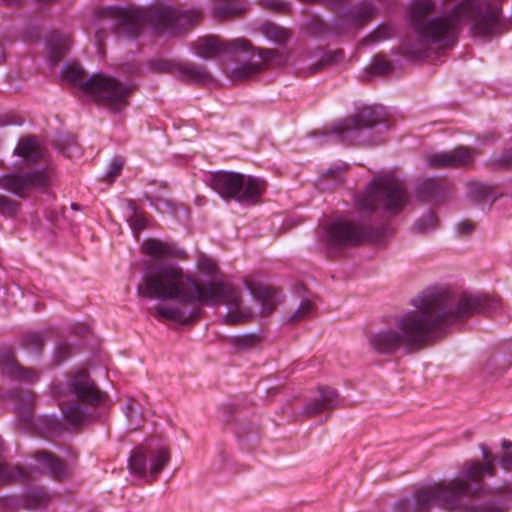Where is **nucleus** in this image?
Listing matches in <instances>:
<instances>
[{"label": "nucleus", "mask_w": 512, "mask_h": 512, "mask_svg": "<svg viewBox=\"0 0 512 512\" xmlns=\"http://www.w3.org/2000/svg\"><path fill=\"white\" fill-rule=\"evenodd\" d=\"M96 37H97V39H98L99 41H100V40H101V38H102V36L100 35V33H99V32H97V33H96Z\"/></svg>", "instance_id": "nucleus-54"}, {"label": "nucleus", "mask_w": 512, "mask_h": 512, "mask_svg": "<svg viewBox=\"0 0 512 512\" xmlns=\"http://www.w3.org/2000/svg\"><path fill=\"white\" fill-rule=\"evenodd\" d=\"M43 345V338L38 332H31L24 336L23 346L33 351H38Z\"/></svg>", "instance_id": "nucleus-32"}, {"label": "nucleus", "mask_w": 512, "mask_h": 512, "mask_svg": "<svg viewBox=\"0 0 512 512\" xmlns=\"http://www.w3.org/2000/svg\"><path fill=\"white\" fill-rule=\"evenodd\" d=\"M262 64L257 62H248L233 68L230 71V77L233 80H244L258 72H260L264 66L268 65H283L287 61V57L276 49H262L258 53Z\"/></svg>", "instance_id": "nucleus-14"}, {"label": "nucleus", "mask_w": 512, "mask_h": 512, "mask_svg": "<svg viewBox=\"0 0 512 512\" xmlns=\"http://www.w3.org/2000/svg\"><path fill=\"white\" fill-rule=\"evenodd\" d=\"M126 409H127V416L129 418H131V413H132V402L128 403L127 406H126Z\"/></svg>", "instance_id": "nucleus-50"}, {"label": "nucleus", "mask_w": 512, "mask_h": 512, "mask_svg": "<svg viewBox=\"0 0 512 512\" xmlns=\"http://www.w3.org/2000/svg\"><path fill=\"white\" fill-rule=\"evenodd\" d=\"M50 501L49 494L43 488H34L25 495L22 506L28 510L45 507Z\"/></svg>", "instance_id": "nucleus-26"}, {"label": "nucleus", "mask_w": 512, "mask_h": 512, "mask_svg": "<svg viewBox=\"0 0 512 512\" xmlns=\"http://www.w3.org/2000/svg\"><path fill=\"white\" fill-rule=\"evenodd\" d=\"M407 203L408 195L403 183L391 175L376 178L359 202L362 209H382L389 214L399 213Z\"/></svg>", "instance_id": "nucleus-7"}, {"label": "nucleus", "mask_w": 512, "mask_h": 512, "mask_svg": "<svg viewBox=\"0 0 512 512\" xmlns=\"http://www.w3.org/2000/svg\"><path fill=\"white\" fill-rule=\"evenodd\" d=\"M245 286L252 296L260 302L262 315H269L273 312L279 303L277 291L274 288L250 280H245Z\"/></svg>", "instance_id": "nucleus-17"}, {"label": "nucleus", "mask_w": 512, "mask_h": 512, "mask_svg": "<svg viewBox=\"0 0 512 512\" xmlns=\"http://www.w3.org/2000/svg\"><path fill=\"white\" fill-rule=\"evenodd\" d=\"M419 229L425 231L430 228H434L437 225V218L433 213H428L417 223Z\"/></svg>", "instance_id": "nucleus-38"}, {"label": "nucleus", "mask_w": 512, "mask_h": 512, "mask_svg": "<svg viewBox=\"0 0 512 512\" xmlns=\"http://www.w3.org/2000/svg\"><path fill=\"white\" fill-rule=\"evenodd\" d=\"M479 192L482 198H485L490 194V190L486 186L479 187Z\"/></svg>", "instance_id": "nucleus-46"}, {"label": "nucleus", "mask_w": 512, "mask_h": 512, "mask_svg": "<svg viewBox=\"0 0 512 512\" xmlns=\"http://www.w3.org/2000/svg\"><path fill=\"white\" fill-rule=\"evenodd\" d=\"M106 11L115 21L117 33L126 37H136L148 19L158 27L173 30L183 18V14L172 7H158L149 11L141 8L110 7Z\"/></svg>", "instance_id": "nucleus-6"}, {"label": "nucleus", "mask_w": 512, "mask_h": 512, "mask_svg": "<svg viewBox=\"0 0 512 512\" xmlns=\"http://www.w3.org/2000/svg\"><path fill=\"white\" fill-rule=\"evenodd\" d=\"M14 153L22 157L28 163H35L44 158V150L35 137L21 139Z\"/></svg>", "instance_id": "nucleus-22"}, {"label": "nucleus", "mask_w": 512, "mask_h": 512, "mask_svg": "<svg viewBox=\"0 0 512 512\" xmlns=\"http://www.w3.org/2000/svg\"><path fill=\"white\" fill-rule=\"evenodd\" d=\"M73 149H76V147H75V146H73V147H68V148H67V151H66L65 153H66V155H67L68 157H71V154H70V152H69V151H70V150H73Z\"/></svg>", "instance_id": "nucleus-52"}, {"label": "nucleus", "mask_w": 512, "mask_h": 512, "mask_svg": "<svg viewBox=\"0 0 512 512\" xmlns=\"http://www.w3.org/2000/svg\"><path fill=\"white\" fill-rule=\"evenodd\" d=\"M481 450L484 459L483 464L487 465L489 475L493 476L495 474L494 456L486 446H481Z\"/></svg>", "instance_id": "nucleus-37"}, {"label": "nucleus", "mask_w": 512, "mask_h": 512, "mask_svg": "<svg viewBox=\"0 0 512 512\" xmlns=\"http://www.w3.org/2000/svg\"><path fill=\"white\" fill-rule=\"evenodd\" d=\"M500 465L505 470H512V453L506 452L500 459Z\"/></svg>", "instance_id": "nucleus-41"}, {"label": "nucleus", "mask_w": 512, "mask_h": 512, "mask_svg": "<svg viewBox=\"0 0 512 512\" xmlns=\"http://www.w3.org/2000/svg\"><path fill=\"white\" fill-rule=\"evenodd\" d=\"M390 35V30L386 27L379 28L371 37H378L379 39H385Z\"/></svg>", "instance_id": "nucleus-44"}, {"label": "nucleus", "mask_w": 512, "mask_h": 512, "mask_svg": "<svg viewBox=\"0 0 512 512\" xmlns=\"http://www.w3.org/2000/svg\"><path fill=\"white\" fill-rule=\"evenodd\" d=\"M48 184L49 176L42 170L24 174L11 173L0 177V187L19 196H23L31 188H45Z\"/></svg>", "instance_id": "nucleus-12"}, {"label": "nucleus", "mask_w": 512, "mask_h": 512, "mask_svg": "<svg viewBox=\"0 0 512 512\" xmlns=\"http://www.w3.org/2000/svg\"><path fill=\"white\" fill-rule=\"evenodd\" d=\"M7 5H17L22 2V0H2Z\"/></svg>", "instance_id": "nucleus-47"}, {"label": "nucleus", "mask_w": 512, "mask_h": 512, "mask_svg": "<svg viewBox=\"0 0 512 512\" xmlns=\"http://www.w3.org/2000/svg\"><path fill=\"white\" fill-rule=\"evenodd\" d=\"M501 165L504 167H510L512 166V159L511 160H502Z\"/></svg>", "instance_id": "nucleus-49"}, {"label": "nucleus", "mask_w": 512, "mask_h": 512, "mask_svg": "<svg viewBox=\"0 0 512 512\" xmlns=\"http://www.w3.org/2000/svg\"><path fill=\"white\" fill-rule=\"evenodd\" d=\"M129 225L135 235V237L139 236V233L146 227L147 220L146 218L138 212H134L133 216H131L128 220Z\"/></svg>", "instance_id": "nucleus-33"}, {"label": "nucleus", "mask_w": 512, "mask_h": 512, "mask_svg": "<svg viewBox=\"0 0 512 512\" xmlns=\"http://www.w3.org/2000/svg\"><path fill=\"white\" fill-rule=\"evenodd\" d=\"M149 472L153 478L163 470L170 460V454L164 447H159L155 450L148 451Z\"/></svg>", "instance_id": "nucleus-25"}, {"label": "nucleus", "mask_w": 512, "mask_h": 512, "mask_svg": "<svg viewBox=\"0 0 512 512\" xmlns=\"http://www.w3.org/2000/svg\"><path fill=\"white\" fill-rule=\"evenodd\" d=\"M180 77L193 83H207L212 80L211 74L203 66L187 63L178 66Z\"/></svg>", "instance_id": "nucleus-24"}, {"label": "nucleus", "mask_w": 512, "mask_h": 512, "mask_svg": "<svg viewBox=\"0 0 512 512\" xmlns=\"http://www.w3.org/2000/svg\"><path fill=\"white\" fill-rule=\"evenodd\" d=\"M142 251L155 259L181 257L184 254L171 243L162 242L157 239H147L142 244Z\"/></svg>", "instance_id": "nucleus-20"}, {"label": "nucleus", "mask_w": 512, "mask_h": 512, "mask_svg": "<svg viewBox=\"0 0 512 512\" xmlns=\"http://www.w3.org/2000/svg\"><path fill=\"white\" fill-rule=\"evenodd\" d=\"M314 306L310 301H303L297 308V310L289 317L288 321L291 323H297L311 316Z\"/></svg>", "instance_id": "nucleus-31"}, {"label": "nucleus", "mask_w": 512, "mask_h": 512, "mask_svg": "<svg viewBox=\"0 0 512 512\" xmlns=\"http://www.w3.org/2000/svg\"><path fill=\"white\" fill-rule=\"evenodd\" d=\"M340 403L338 393L331 388H321L320 398L311 401L304 408V414L307 417L315 416L326 410L336 408Z\"/></svg>", "instance_id": "nucleus-19"}, {"label": "nucleus", "mask_w": 512, "mask_h": 512, "mask_svg": "<svg viewBox=\"0 0 512 512\" xmlns=\"http://www.w3.org/2000/svg\"><path fill=\"white\" fill-rule=\"evenodd\" d=\"M129 468L138 475H143L149 471L148 451L143 448L136 449L130 457Z\"/></svg>", "instance_id": "nucleus-28"}, {"label": "nucleus", "mask_w": 512, "mask_h": 512, "mask_svg": "<svg viewBox=\"0 0 512 512\" xmlns=\"http://www.w3.org/2000/svg\"><path fill=\"white\" fill-rule=\"evenodd\" d=\"M72 208L73 209H77V205L76 204H72Z\"/></svg>", "instance_id": "nucleus-57"}, {"label": "nucleus", "mask_w": 512, "mask_h": 512, "mask_svg": "<svg viewBox=\"0 0 512 512\" xmlns=\"http://www.w3.org/2000/svg\"><path fill=\"white\" fill-rule=\"evenodd\" d=\"M262 32L270 41L282 45L291 38V32L287 28L267 22L262 25Z\"/></svg>", "instance_id": "nucleus-27"}, {"label": "nucleus", "mask_w": 512, "mask_h": 512, "mask_svg": "<svg viewBox=\"0 0 512 512\" xmlns=\"http://www.w3.org/2000/svg\"><path fill=\"white\" fill-rule=\"evenodd\" d=\"M262 3L274 10H282L285 8V3H283L281 0H261Z\"/></svg>", "instance_id": "nucleus-42"}, {"label": "nucleus", "mask_w": 512, "mask_h": 512, "mask_svg": "<svg viewBox=\"0 0 512 512\" xmlns=\"http://www.w3.org/2000/svg\"><path fill=\"white\" fill-rule=\"evenodd\" d=\"M344 58V52L341 49L334 52H322L319 59L312 64L311 72L315 73L329 65L338 63Z\"/></svg>", "instance_id": "nucleus-29"}, {"label": "nucleus", "mask_w": 512, "mask_h": 512, "mask_svg": "<svg viewBox=\"0 0 512 512\" xmlns=\"http://www.w3.org/2000/svg\"><path fill=\"white\" fill-rule=\"evenodd\" d=\"M65 80L81 87L93 99L111 111L118 112L129 105V97L134 90L132 83H122L105 74H94L85 80L84 71L77 65H68L63 70Z\"/></svg>", "instance_id": "nucleus-5"}, {"label": "nucleus", "mask_w": 512, "mask_h": 512, "mask_svg": "<svg viewBox=\"0 0 512 512\" xmlns=\"http://www.w3.org/2000/svg\"><path fill=\"white\" fill-rule=\"evenodd\" d=\"M369 69L374 74H383L389 71L390 63L385 57L377 55L373 58Z\"/></svg>", "instance_id": "nucleus-34"}, {"label": "nucleus", "mask_w": 512, "mask_h": 512, "mask_svg": "<svg viewBox=\"0 0 512 512\" xmlns=\"http://www.w3.org/2000/svg\"><path fill=\"white\" fill-rule=\"evenodd\" d=\"M69 389L75 400L62 402L61 409L65 419L72 425L88 421L91 414L86 404H97L102 400L101 392L90 381L86 371L75 373L69 380Z\"/></svg>", "instance_id": "nucleus-9"}, {"label": "nucleus", "mask_w": 512, "mask_h": 512, "mask_svg": "<svg viewBox=\"0 0 512 512\" xmlns=\"http://www.w3.org/2000/svg\"><path fill=\"white\" fill-rule=\"evenodd\" d=\"M137 291L146 298L177 300L185 305H225L228 308L224 317L226 324L242 323L252 316L249 308L241 306L240 291L233 284L223 280L198 282L171 263L149 262Z\"/></svg>", "instance_id": "nucleus-2"}, {"label": "nucleus", "mask_w": 512, "mask_h": 512, "mask_svg": "<svg viewBox=\"0 0 512 512\" xmlns=\"http://www.w3.org/2000/svg\"><path fill=\"white\" fill-rule=\"evenodd\" d=\"M4 58H5V52H4L3 47L0 45V63L4 60Z\"/></svg>", "instance_id": "nucleus-51"}, {"label": "nucleus", "mask_w": 512, "mask_h": 512, "mask_svg": "<svg viewBox=\"0 0 512 512\" xmlns=\"http://www.w3.org/2000/svg\"><path fill=\"white\" fill-rule=\"evenodd\" d=\"M123 168V162L120 159H113L109 165L107 171V177L109 182H112L115 177H117Z\"/></svg>", "instance_id": "nucleus-36"}, {"label": "nucleus", "mask_w": 512, "mask_h": 512, "mask_svg": "<svg viewBox=\"0 0 512 512\" xmlns=\"http://www.w3.org/2000/svg\"><path fill=\"white\" fill-rule=\"evenodd\" d=\"M35 466L29 470L18 466H9L0 460V483H25L36 473H48L55 479L68 475L65 464L54 454L47 451H38L35 456Z\"/></svg>", "instance_id": "nucleus-10"}, {"label": "nucleus", "mask_w": 512, "mask_h": 512, "mask_svg": "<svg viewBox=\"0 0 512 512\" xmlns=\"http://www.w3.org/2000/svg\"><path fill=\"white\" fill-rule=\"evenodd\" d=\"M498 493H504V488L498 489Z\"/></svg>", "instance_id": "nucleus-56"}, {"label": "nucleus", "mask_w": 512, "mask_h": 512, "mask_svg": "<svg viewBox=\"0 0 512 512\" xmlns=\"http://www.w3.org/2000/svg\"><path fill=\"white\" fill-rule=\"evenodd\" d=\"M486 304L487 298L480 295L455 294L447 289L426 292L414 301L413 310L396 320L393 328L369 335V345L382 354H393L399 349L419 350L454 322L482 311Z\"/></svg>", "instance_id": "nucleus-1"}, {"label": "nucleus", "mask_w": 512, "mask_h": 512, "mask_svg": "<svg viewBox=\"0 0 512 512\" xmlns=\"http://www.w3.org/2000/svg\"><path fill=\"white\" fill-rule=\"evenodd\" d=\"M71 45V37L69 34L55 31L51 34L49 39V57L56 63L60 61L66 54Z\"/></svg>", "instance_id": "nucleus-23"}, {"label": "nucleus", "mask_w": 512, "mask_h": 512, "mask_svg": "<svg viewBox=\"0 0 512 512\" xmlns=\"http://www.w3.org/2000/svg\"><path fill=\"white\" fill-rule=\"evenodd\" d=\"M154 316L159 321H176L179 323H190L194 320L192 313H187L184 309L176 305L158 304L154 308Z\"/></svg>", "instance_id": "nucleus-21"}, {"label": "nucleus", "mask_w": 512, "mask_h": 512, "mask_svg": "<svg viewBox=\"0 0 512 512\" xmlns=\"http://www.w3.org/2000/svg\"><path fill=\"white\" fill-rule=\"evenodd\" d=\"M502 0H463L455 5L446 16L428 19L435 4L430 0H413L407 16L414 31L419 35L421 47L407 49L414 57H421L426 44L446 48L454 43L462 24L470 26L479 36L498 33L502 23Z\"/></svg>", "instance_id": "nucleus-3"}, {"label": "nucleus", "mask_w": 512, "mask_h": 512, "mask_svg": "<svg viewBox=\"0 0 512 512\" xmlns=\"http://www.w3.org/2000/svg\"><path fill=\"white\" fill-rule=\"evenodd\" d=\"M18 209V203L4 195H0V213L14 214Z\"/></svg>", "instance_id": "nucleus-35"}, {"label": "nucleus", "mask_w": 512, "mask_h": 512, "mask_svg": "<svg viewBox=\"0 0 512 512\" xmlns=\"http://www.w3.org/2000/svg\"><path fill=\"white\" fill-rule=\"evenodd\" d=\"M506 489H507V491H508L509 493H511V494H512V487H511V486L506 487Z\"/></svg>", "instance_id": "nucleus-55"}, {"label": "nucleus", "mask_w": 512, "mask_h": 512, "mask_svg": "<svg viewBox=\"0 0 512 512\" xmlns=\"http://www.w3.org/2000/svg\"><path fill=\"white\" fill-rule=\"evenodd\" d=\"M473 157L474 154L469 148L459 146L452 151L431 154L427 157V162L433 168H452L469 164Z\"/></svg>", "instance_id": "nucleus-15"}, {"label": "nucleus", "mask_w": 512, "mask_h": 512, "mask_svg": "<svg viewBox=\"0 0 512 512\" xmlns=\"http://www.w3.org/2000/svg\"><path fill=\"white\" fill-rule=\"evenodd\" d=\"M139 70V67L137 65H132V73H136Z\"/></svg>", "instance_id": "nucleus-53"}, {"label": "nucleus", "mask_w": 512, "mask_h": 512, "mask_svg": "<svg viewBox=\"0 0 512 512\" xmlns=\"http://www.w3.org/2000/svg\"><path fill=\"white\" fill-rule=\"evenodd\" d=\"M210 185L221 197L248 204L256 203L266 187L258 177L226 171L213 173Z\"/></svg>", "instance_id": "nucleus-8"}, {"label": "nucleus", "mask_w": 512, "mask_h": 512, "mask_svg": "<svg viewBox=\"0 0 512 512\" xmlns=\"http://www.w3.org/2000/svg\"><path fill=\"white\" fill-rule=\"evenodd\" d=\"M371 229L362 222L337 220L326 229L327 242L332 247L356 245L369 237Z\"/></svg>", "instance_id": "nucleus-11"}, {"label": "nucleus", "mask_w": 512, "mask_h": 512, "mask_svg": "<svg viewBox=\"0 0 512 512\" xmlns=\"http://www.w3.org/2000/svg\"><path fill=\"white\" fill-rule=\"evenodd\" d=\"M156 69L161 72H168L171 70V65L166 62H161L157 65Z\"/></svg>", "instance_id": "nucleus-45"}, {"label": "nucleus", "mask_w": 512, "mask_h": 512, "mask_svg": "<svg viewBox=\"0 0 512 512\" xmlns=\"http://www.w3.org/2000/svg\"><path fill=\"white\" fill-rule=\"evenodd\" d=\"M471 512H504V508L493 503H488L478 507H472Z\"/></svg>", "instance_id": "nucleus-40"}, {"label": "nucleus", "mask_w": 512, "mask_h": 512, "mask_svg": "<svg viewBox=\"0 0 512 512\" xmlns=\"http://www.w3.org/2000/svg\"><path fill=\"white\" fill-rule=\"evenodd\" d=\"M195 54L205 59H212L221 52L247 51L250 43L245 39H234L223 42L216 36H206L194 42Z\"/></svg>", "instance_id": "nucleus-13"}, {"label": "nucleus", "mask_w": 512, "mask_h": 512, "mask_svg": "<svg viewBox=\"0 0 512 512\" xmlns=\"http://www.w3.org/2000/svg\"><path fill=\"white\" fill-rule=\"evenodd\" d=\"M375 13V7L369 3H364L359 8V15L362 23L367 22Z\"/></svg>", "instance_id": "nucleus-39"}, {"label": "nucleus", "mask_w": 512, "mask_h": 512, "mask_svg": "<svg viewBox=\"0 0 512 512\" xmlns=\"http://www.w3.org/2000/svg\"><path fill=\"white\" fill-rule=\"evenodd\" d=\"M197 267L202 273H204L208 276H211L213 278L210 282L223 280V281L229 283L223 276H218L217 265L211 258H208L205 255H201L198 259Z\"/></svg>", "instance_id": "nucleus-30"}, {"label": "nucleus", "mask_w": 512, "mask_h": 512, "mask_svg": "<svg viewBox=\"0 0 512 512\" xmlns=\"http://www.w3.org/2000/svg\"><path fill=\"white\" fill-rule=\"evenodd\" d=\"M0 367L3 372L11 376L33 382L38 379L39 375L32 369L23 368L15 359L14 353L10 348H5L0 353Z\"/></svg>", "instance_id": "nucleus-16"}, {"label": "nucleus", "mask_w": 512, "mask_h": 512, "mask_svg": "<svg viewBox=\"0 0 512 512\" xmlns=\"http://www.w3.org/2000/svg\"><path fill=\"white\" fill-rule=\"evenodd\" d=\"M473 223L469 221H463L458 224V231L462 234L470 233L473 230Z\"/></svg>", "instance_id": "nucleus-43"}, {"label": "nucleus", "mask_w": 512, "mask_h": 512, "mask_svg": "<svg viewBox=\"0 0 512 512\" xmlns=\"http://www.w3.org/2000/svg\"><path fill=\"white\" fill-rule=\"evenodd\" d=\"M464 475L467 480L475 482L476 485L473 486L463 479L433 484L418 491L417 506L423 510L435 505L448 510L466 508L463 503L465 497H473L485 492L479 482L484 475H489V472L487 465L480 462H469L464 466Z\"/></svg>", "instance_id": "nucleus-4"}, {"label": "nucleus", "mask_w": 512, "mask_h": 512, "mask_svg": "<svg viewBox=\"0 0 512 512\" xmlns=\"http://www.w3.org/2000/svg\"><path fill=\"white\" fill-rule=\"evenodd\" d=\"M502 447H503L504 449H509V448H511V447H512V442H511V441H509V440H503V442H502Z\"/></svg>", "instance_id": "nucleus-48"}, {"label": "nucleus", "mask_w": 512, "mask_h": 512, "mask_svg": "<svg viewBox=\"0 0 512 512\" xmlns=\"http://www.w3.org/2000/svg\"><path fill=\"white\" fill-rule=\"evenodd\" d=\"M379 122L377 113L370 109H363L353 117L345 119L336 128L339 135H345L352 131H358L363 128H371Z\"/></svg>", "instance_id": "nucleus-18"}]
</instances>
